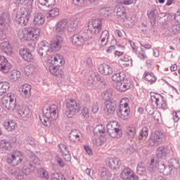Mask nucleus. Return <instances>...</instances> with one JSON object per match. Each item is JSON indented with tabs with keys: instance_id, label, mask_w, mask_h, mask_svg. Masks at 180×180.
<instances>
[{
	"instance_id": "nucleus-1",
	"label": "nucleus",
	"mask_w": 180,
	"mask_h": 180,
	"mask_svg": "<svg viewBox=\"0 0 180 180\" xmlns=\"http://www.w3.org/2000/svg\"><path fill=\"white\" fill-rule=\"evenodd\" d=\"M41 30L37 27L23 28L18 31V37L20 41H37Z\"/></svg>"
},
{
	"instance_id": "nucleus-2",
	"label": "nucleus",
	"mask_w": 180,
	"mask_h": 180,
	"mask_svg": "<svg viewBox=\"0 0 180 180\" xmlns=\"http://www.w3.org/2000/svg\"><path fill=\"white\" fill-rule=\"evenodd\" d=\"M67 110L65 112L68 119H72L73 117L81 112V104L74 98H70L66 101Z\"/></svg>"
},
{
	"instance_id": "nucleus-3",
	"label": "nucleus",
	"mask_w": 180,
	"mask_h": 180,
	"mask_svg": "<svg viewBox=\"0 0 180 180\" xmlns=\"http://www.w3.org/2000/svg\"><path fill=\"white\" fill-rule=\"evenodd\" d=\"M32 16V10H19L15 15V21L22 26H27L30 17Z\"/></svg>"
},
{
	"instance_id": "nucleus-4",
	"label": "nucleus",
	"mask_w": 180,
	"mask_h": 180,
	"mask_svg": "<svg viewBox=\"0 0 180 180\" xmlns=\"http://www.w3.org/2000/svg\"><path fill=\"white\" fill-rule=\"evenodd\" d=\"M16 96L12 93H8L4 96L2 98L3 106L10 110V112H13L16 109Z\"/></svg>"
},
{
	"instance_id": "nucleus-5",
	"label": "nucleus",
	"mask_w": 180,
	"mask_h": 180,
	"mask_svg": "<svg viewBox=\"0 0 180 180\" xmlns=\"http://www.w3.org/2000/svg\"><path fill=\"white\" fill-rule=\"evenodd\" d=\"M107 133L114 139H119L122 136V129H120L119 122L116 121L108 122L107 124Z\"/></svg>"
},
{
	"instance_id": "nucleus-6",
	"label": "nucleus",
	"mask_w": 180,
	"mask_h": 180,
	"mask_svg": "<svg viewBox=\"0 0 180 180\" xmlns=\"http://www.w3.org/2000/svg\"><path fill=\"white\" fill-rule=\"evenodd\" d=\"M44 115L46 119L53 122L58 119V106L56 104H52L44 108Z\"/></svg>"
},
{
	"instance_id": "nucleus-7",
	"label": "nucleus",
	"mask_w": 180,
	"mask_h": 180,
	"mask_svg": "<svg viewBox=\"0 0 180 180\" xmlns=\"http://www.w3.org/2000/svg\"><path fill=\"white\" fill-rule=\"evenodd\" d=\"M23 162V153L19 150L12 152L7 158L8 164L19 165Z\"/></svg>"
},
{
	"instance_id": "nucleus-8",
	"label": "nucleus",
	"mask_w": 180,
	"mask_h": 180,
	"mask_svg": "<svg viewBox=\"0 0 180 180\" xmlns=\"http://www.w3.org/2000/svg\"><path fill=\"white\" fill-rule=\"evenodd\" d=\"M152 146H160L165 141V133L162 131H155L150 135Z\"/></svg>"
},
{
	"instance_id": "nucleus-9",
	"label": "nucleus",
	"mask_w": 180,
	"mask_h": 180,
	"mask_svg": "<svg viewBox=\"0 0 180 180\" xmlns=\"http://www.w3.org/2000/svg\"><path fill=\"white\" fill-rule=\"evenodd\" d=\"M102 30V21L100 19H93L89 25V32L91 34H98Z\"/></svg>"
},
{
	"instance_id": "nucleus-10",
	"label": "nucleus",
	"mask_w": 180,
	"mask_h": 180,
	"mask_svg": "<svg viewBox=\"0 0 180 180\" xmlns=\"http://www.w3.org/2000/svg\"><path fill=\"white\" fill-rule=\"evenodd\" d=\"M150 99L152 102L155 103L158 108H161L162 109H167V102L164 101V97L161 95L157 94L155 93H151Z\"/></svg>"
},
{
	"instance_id": "nucleus-11",
	"label": "nucleus",
	"mask_w": 180,
	"mask_h": 180,
	"mask_svg": "<svg viewBox=\"0 0 180 180\" xmlns=\"http://www.w3.org/2000/svg\"><path fill=\"white\" fill-rule=\"evenodd\" d=\"M115 88L117 92L123 93L127 92L129 89H131V82L126 79L125 80L116 83Z\"/></svg>"
},
{
	"instance_id": "nucleus-12",
	"label": "nucleus",
	"mask_w": 180,
	"mask_h": 180,
	"mask_svg": "<svg viewBox=\"0 0 180 180\" xmlns=\"http://www.w3.org/2000/svg\"><path fill=\"white\" fill-rule=\"evenodd\" d=\"M20 57L27 63H34V55L27 48H22L19 51Z\"/></svg>"
},
{
	"instance_id": "nucleus-13",
	"label": "nucleus",
	"mask_w": 180,
	"mask_h": 180,
	"mask_svg": "<svg viewBox=\"0 0 180 180\" xmlns=\"http://www.w3.org/2000/svg\"><path fill=\"white\" fill-rule=\"evenodd\" d=\"M68 26V20L67 19H62L57 22L56 26V32L60 36H64L65 32H67V27Z\"/></svg>"
},
{
	"instance_id": "nucleus-14",
	"label": "nucleus",
	"mask_w": 180,
	"mask_h": 180,
	"mask_svg": "<svg viewBox=\"0 0 180 180\" xmlns=\"http://www.w3.org/2000/svg\"><path fill=\"white\" fill-rule=\"evenodd\" d=\"M123 180H139V176L130 168L124 169L120 175Z\"/></svg>"
},
{
	"instance_id": "nucleus-15",
	"label": "nucleus",
	"mask_w": 180,
	"mask_h": 180,
	"mask_svg": "<svg viewBox=\"0 0 180 180\" xmlns=\"http://www.w3.org/2000/svg\"><path fill=\"white\" fill-rule=\"evenodd\" d=\"M50 48L49 47V42L46 41H41L38 44V53L40 57H46L49 55Z\"/></svg>"
},
{
	"instance_id": "nucleus-16",
	"label": "nucleus",
	"mask_w": 180,
	"mask_h": 180,
	"mask_svg": "<svg viewBox=\"0 0 180 180\" xmlns=\"http://www.w3.org/2000/svg\"><path fill=\"white\" fill-rule=\"evenodd\" d=\"M172 150V148L168 146H159L156 150V155L159 158H165V157L171 155Z\"/></svg>"
},
{
	"instance_id": "nucleus-17",
	"label": "nucleus",
	"mask_w": 180,
	"mask_h": 180,
	"mask_svg": "<svg viewBox=\"0 0 180 180\" xmlns=\"http://www.w3.org/2000/svg\"><path fill=\"white\" fill-rule=\"evenodd\" d=\"M51 64L56 65V67H63L65 64V59H64V56L60 54L52 55L51 57Z\"/></svg>"
},
{
	"instance_id": "nucleus-18",
	"label": "nucleus",
	"mask_w": 180,
	"mask_h": 180,
	"mask_svg": "<svg viewBox=\"0 0 180 180\" xmlns=\"http://www.w3.org/2000/svg\"><path fill=\"white\" fill-rule=\"evenodd\" d=\"M11 68L12 65L8 61V59L4 56H0V71L6 74L11 71Z\"/></svg>"
},
{
	"instance_id": "nucleus-19",
	"label": "nucleus",
	"mask_w": 180,
	"mask_h": 180,
	"mask_svg": "<svg viewBox=\"0 0 180 180\" xmlns=\"http://www.w3.org/2000/svg\"><path fill=\"white\" fill-rule=\"evenodd\" d=\"M61 43H63V37L56 35L52 40L51 44V49L52 51H60L61 49Z\"/></svg>"
},
{
	"instance_id": "nucleus-20",
	"label": "nucleus",
	"mask_w": 180,
	"mask_h": 180,
	"mask_svg": "<svg viewBox=\"0 0 180 180\" xmlns=\"http://www.w3.org/2000/svg\"><path fill=\"white\" fill-rule=\"evenodd\" d=\"M46 22V17L41 13H37L34 15L32 23L34 26H43Z\"/></svg>"
},
{
	"instance_id": "nucleus-21",
	"label": "nucleus",
	"mask_w": 180,
	"mask_h": 180,
	"mask_svg": "<svg viewBox=\"0 0 180 180\" xmlns=\"http://www.w3.org/2000/svg\"><path fill=\"white\" fill-rule=\"evenodd\" d=\"M20 92L24 98L29 99L32 96V86L28 84H25L20 87Z\"/></svg>"
},
{
	"instance_id": "nucleus-22",
	"label": "nucleus",
	"mask_w": 180,
	"mask_h": 180,
	"mask_svg": "<svg viewBox=\"0 0 180 180\" xmlns=\"http://www.w3.org/2000/svg\"><path fill=\"white\" fill-rule=\"evenodd\" d=\"M58 148L65 161H71V155H70V152L68 151V148H67V146L64 143H60L58 145Z\"/></svg>"
},
{
	"instance_id": "nucleus-23",
	"label": "nucleus",
	"mask_w": 180,
	"mask_h": 180,
	"mask_svg": "<svg viewBox=\"0 0 180 180\" xmlns=\"http://www.w3.org/2000/svg\"><path fill=\"white\" fill-rule=\"evenodd\" d=\"M98 71L103 75H110V74H113V69L110 65L106 63L100 65L98 67Z\"/></svg>"
},
{
	"instance_id": "nucleus-24",
	"label": "nucleus",
	"mask_w": 180,
	"mask_h": 180,
	"mask_svg": "<svg viewBox=\"0 0 180 180\" xmlns=\"http://www.w3.org/2000/svg\"><path fill=\"white\" fill-rule=\"evenodd\" d=\"M96 81L98 82H102V79L101 78V75L98 74H93L86 80V85L88 86H95L96 84Z\"/></svg>"
},
{
	"instance_id": "nucleus-25",
	"label": "nucleus",
	"mask_w": 180,
	"mask_h": 180,
	"mask_svg": "<svg viewBox=\"0 0 180 180\" xmlns=\"http://www.w3.org/2000/svg\"><path fill=\"white\" fill-rule=\"evenodd\" d=\"M0 50L4 53V54H7V56H11L12 53H13L12 46L8 41H4L0 44Z\"/></svg>"
},
{
	"instance_id": "nucleus-26",
	"label": "nucleus",
	"mask_w": 180,
	"mask_h": 180,
	"mask_svg": "<svg viewBox=\"0 0 180 180\" xmlns=\"http://www.w3.org/2000/svg\"><path fill=\"white\" fill-rule=\"evenodd\" d=\"M120 160L118 158H107L106 164L110 169H119L120 165L119 164Z\"/></svg>"
},
{
	"instance_id": "nucleus-27",
	"label": "nucleus",
	"mask_w": 180,
	"mask_h": 180,
	"mask_svg": "<svg viewBox=\"0 0 180 180\" xmlns=\"http://www.w3.org/2000/svg\"><path fill=\"white\" fill-rule=\"evenodd\" d=\"M129 103H130L129 98H122L120 103V112H130Z\"/></svg>"
},
{
	"instance_id": "nucleus-28",
	"label": "nucleus",
	"mask_w": 180,
	"mask_h": 180,
	"mask_svg": "<svg viewBox=\"0 0 180 180\" xmlns=\"http://www.w3.org/2000/svg\"><path fill=\"white\" fill-rule=\"evenodd\" d=\"M84 42L85 39L81 35L75 34L72 37V43L75 47H81V46H84Z\"/></svg>"
},
{
	"instance_id": "nucleus-29",
	"label": "nucleus",
	"mask_w": 180,
	"mask_h": 180,
	"mask_svg": "<svg viewBox=\"0 0 180 180\" xmlns=\"http://www.w3.org/2000/svg\"><path fill=\"white\" fill-rule=\"evenodd\" d=\"M11 174L15 175V180H26V174L22 170L18 171L15 167L11 169Z\"/></svg>"
},
{
	"instance_id": "nucleus-30",
	"label": "nucleus",
	"mask_w": 180,
	"mask_h": 180,
	"mask_svg": "<svg viewBox=\"0 0 180 180\" xmlns=\"http://www.w3.org/2000/svg\"><path fill=\"white\" fill-rule=\"evenodd\" d=\"M104 110L107 115H113L116 110V103L107 101Z\"/></svg>"
},
{
	"instance_id": "nucleus-31",
	"label": "nucleus",
	"mask_w": 180,
	"mask_h": 180,
	"mask_svg": "<svg viewBox=\"0 0 180 180\" xmlns=\"http://www.w3.org/2000/svg\"><path fill=\"white\" fill-rule=\"evenodd\" d=\"M112 79L116 84H119V82H122L123 81L126 80V73L124 72H120L114 74L112 76Z\"/></svg>"
},
{
	"instance_id": "nucleus-32",
	"label": "nucleus",
	"mask_w": 180,
	"mask_h": 180,
	"mask_svg": "<svg viewBox=\"0 0 180 180\" xmlns=\"http://www.w3.org/2000/svg\"><path fill=\"white\" fill-rule=\"evenodd\" d=\"M18 115L20 117L26 119L30 116V108L27 106H21L18 109Z\"/></svg>"
},
{
	"instance_id": "nucleus-33",
	"label": "nucleus",
	"mask_w": 180,
	"mask_h": 180,
	"mask_svg": "<svg viewBox=\"0 0 180 180\" xmlns=\"http://www.w3.org/2000/svg\"><path fill=\"white\" fill-rule=\"evenodd\" d=\"M58 66H50L49 67V71L51 73L53 74V75H56V77H58V78L63 77V75H64V72L58 68Z\"/></svg>"
},
{
	"instance_id": "nucleus-34",
	"label": "nucleus",
	"mask_w": 180,
	"mask_h": 180,
	"mask_svg": "<svg viewBox=\"0 0 180 180\" xmlns=\"http://www.w3.org/2000/svg\"><path fill=\"white\" fill-rule=\"evenodd\" d=\"M9 22H11V15H9V13H3L0 17V26L6 27Z\"/></svg>"
},
{
	"instance_id": "nucleus-35",
	"label": "nucleus",
	"mask_w": 180,
	"mask_h": 180,
	"mask_svg": "<svg viewBox=\"0 0 180 180\" xmlns=\"http://www.w3.org/2000/svg\"><path fill=\"white\" fill-rule=\"evenodd\" d=\"M4 127L8 131H12L16 127V122L11 120H7L4 122Z\"/></svg>"
},
{
	"instance_id": "nucleus-36",
	"label": "nucleus",
	"mask_w": 180,
	"mask_h": 180,
	"mask_svg": "<svg viewBox=\"0 0 180 180\" xmlns=\"http://www.w3.org/2000/svg\"><path fill=\"white\" fill-rule=\"evenodd\" d=\"M117 16H120L121 18H127V13L126 9L123 6H117L114 9Z\"/></svg>"
},
{
	"instance_id": "nucleus-37",
	"label": "nucleus",
	"mask_w": 180,
	"mask_h": 180,
	"mask_svg": "<svg viewBox=\"0 0 180 180\" xmlns=\"http://www.w3.org/2000/svg\"><path fill=\"white\" fill-rule=\"evenodd\" d=\"M143 78L146 81L150 82V84H154V82L157 81V77H155V75L150 72H145L143 74Z\"/></svg>"
},
{
	"instance_id": "nucleus-38",
	"label": "nucleus",
	"mask_w": 180,
	"mask_h": 180,
	"mask_svg": "<svg viewBox=\"0 0 180 180\" xmlns=\"http://www.w3.org/2000/svg\"><path fill=\"white\" fill-rule=\"evenodd\" d=\"M11 88V84L8 82H0V96L5 95Z\"/></svg>"
},
{
	"instance_id": "nucleus-39",
	"label": "nucleus",
	"mask_w": 180,
	"mask_h": 180,
	"mask_svg": "<svg viewBox=\"0 0 180 180\" xmlns=\"http://www.w3.org/2000/svg\"><path fill=\"white\" fill-rule=\"evenodd\" d=\"M108 39H109V32H108V31L103 32L100 38L99 46H101V47H105V46L108 44Z\"/></svg>"
},
{
	"instance_id": "nucleus-40",
	"label": "nucleus",
	"mask_w": 180,
	"mask_h": 180,
	"mask_svg": "<svg viewBox=\"0 0 180 180\" xmlns=\"http://www.w3.org/2000/svg\"><path fill=\"white\" fill-rule=\"evenodd\" d=\"M69 137H70V141H73V143H77L80 140L81 133L77 130L72 131L70 133Z\"/></svg>"
},
{
	"instance_id": "nucleus-41",
	"label": "nucleus",
	"mask_w": 180,
	"mask_h": 180,
	"mask_svg": "<svg viewBox=\"0 0 180 180\" xmlns=\"http://www.w3.org/2000/svg\"><path fill=\"white\" fill-rule=\"evenodd\" d=\"M106 141V137L105 136H100L95 138V139L93 141V144L94 146H96V147H101V146H103L105 144V142Z\"/></svg>"
},
{
	"instance_id": "nucleus-42",
	"label": "nucleus",
	"mask_w": 180,
	"mask_h": 180,
	"mask_svg": "<svg viewBox=\"0 0 180 180\" xmlns=\"http://www.w3.org/2000/svg\"><path fill=\"white\" fill-rule=\"evenodd\" d=\"M79 22L78 18L73 17L68 21V26L70 29H77Z\"/></svg>"
},
{
	"instance_id": "nucleus-43",
	"label": "nucleus",
	"mask_w": 180,
	"mask_h": 180,
	"mask_svg": "<svg viewBox=\"0 0 180 180\" xmlns=\"http://www.w3.org/2000/svg\"><path fill=\"white\" fill-rule=\"evenodd\" d=\"M0 144V150H6L7 151L12 150V146H11V143L5 139L1 140Z\"/></svg>"
},
{
	"instance_id": "nucleus-44",
	"label": "nucleus",
	"mask_w": 180,
	"mask_h": 180,
	"mask_svg": "<svg viewBox=\"0 0 180 180\" xmlns=\"http://www.w3.org/2000/svg\"><path fill=\"white\" fill-rule=\"evenodd\" d=\"M38 1L42 6H47L48 8L56 5V0H38Z\"/></svg>"
},
{
	"instance_id": "nucleus-45",
	"label": "nucleus",
	"mask_w": 180,
	"mask_h": 180,
	"mask_svg": "<svg viewBox=\"0 0 180 180\" xmlns=\"http://www.w3.org/2000/svg\"><path fill=\"white\" fill-rule=\"evenodd\" d=\"M136 172L138 175H145L146 174V165L143 162H139L136 167Z\"/></svg>"
},
{
	"instance_id": "nucleus-46",
	"label": "nucleus",
	"mask_w": 180,
	"mask_h": 180,
	"mask_svg": "<svg viewBox=\"0 0 180 180\" xmlns=\"http://www.w3.org/2000/svg\"><path fill=\"white\" fill-rule=\"evenodd\" d=\"M34 67L32 66V65H27L24 68V74L25 75H26L27 77H30V75H33V74H34Z\"/></svg>"
},
{
	"instance_id": "nucleus-47",
	"label": "nucleus",
	"mask_w": 180,
	"mask_h": 180,
	"mask_svg": "<svg viewBox=\"0 0 180 180\" xmlns=\"http://www.w3.org/2000/svg\"><path fill=\"white\" fill-rule=\"evenodd\" d=\"M148 137V128L143 127L139 134L140 140H146Z\"/></svg>"
},
{
	"instance_id": "nucleus-48",
	"label": "nucleus",
	"mask_w": 180,
	"mask_h": 180,
	"mask_svg": "<svg viewBox=\"0 0 180 180\" xmlns=\"http://www.w3.org/2000/svg\"><path fill=\"white\" fill-rule=\"evenodd\" d=\"M81 116L83 119L88 120L90 117L89 108L87 106H84L81 110Z\"/></svg>"
},
{
	"instance_id": "nucleus-49",
	"label": "nucleus",
	"mask_w": 180,
	"mask_h": 180,
	"mask_svg": "<svg viewBox=\"0 0 180 180\" xmlns=\"http://www.w3.org/2000/svg\"><path fill=\"white\" fill-rule=\"evenodd\" d=\"M48 18H56L60 15V9L58 8H53L47 13Z\"/></svg>"
},
{
	"instance_id": "nucleus-50",
	"label": "nucleus",
	"mask_w": 180,
	"mask_h": 180,
	"mask_svg": "<svg viewBox=\"0 0 180 180\" xmlns=\"http://www.w3.org/2000/svg\"><path fill=\"white\" fill-rule=\"evenodd\" d=\"M73 4L77 8H85L86 6V0H72Z\"/></svg>"
},
{
	"instance_id": "nucleus-51",
	"label": "nucleus",
	"mask_w": 180,
	"mask_h": 180,
	"mask_svg": "<svg viewBox=\"0 0 180 180\" xmlns=\"http://www.w3.org/2000/svg\"><path fill=\"white\" fill-rule=\"evenodd\" d=\"M11 79L13 81H16L18 78H20V72L19 70H13L11 71L10 75Z\"/></svg>"
},
{
	"instance_id": "nucleus-52",
	"label": "nucleus",
	"mask_w": 180,
	"mask_h": 180,
	"mask_svg": "<svg viewBox=\"0 0 180 180\" xmlns=\"http://www.w3.org/2000/svg\"><path fill=\"white\" fill-rule=\"evenodd\" d=\"M96 134H103L105 133V127L102 124H98L94 129Z\"/></svg>"
},
{
	"instance_id": "nucleus-53",
	"label": "nucleus",
	"mask_w": 180,
	"mask_h": 180,
	"mask_svg": "<svg viewBox=\"0 0 180 180\" xmlns=\"http://www.w3.org/2000/svg\"><path fill=\"white\" fill-rule=\"evenodd\" d=\"M118 115L122 120H127L130 116V111H119Z\"/></svg>"
},
{
	"instance_id": "nucleus-54",
	"label": "nucleus",
	"mask_w": 180,
	"mask_h": 180,
	"mask_svg": "<svg viewBox=\"0 0 180 180\" xmlns=\"http://www.w3.org/2000/svg\"><path fill=\"white\" fill-rule=\"evenodd\" d=\"M51 180H67V179L62 174L55 173L52 175Z\"/></svg>"
},
{
	"instance_id": "nucleus-55",
	"label": "nucleus",
	"mask_w": 180,
	"mask_h": 180,
	"mask_svg": "<svg viewBox=\"0 0 180 180\" xmlns=\"http://www.w3.org/2000/svg\"><path fill=\"white\" fill-rule=\"evenodd\" d=\"M127 133L130 139H133L136 136V128L134 127H128Z\"/></svg>"
},
{
	"instance_id": "nucleus-56",
	"label": "nucleus",
	"mask_w": 180,
	"mask_h": 180,
	"mask_svg": "<svg viewBox=\"0 0 180 180\" xmlns=\"http://www.w3.org/2000/svg\"><path fill=\"white\" fill-rule=\"evenodd\" d=\"M38 174L39 175V176H41V178H44V179H49V173L47 172V171L43 169H40L38 171Z\"/></svg>"
},
{
	"instance_id": "nucleus-57",
	"label": "nucleus",
	"mask_w": 180,
	"mask_h": 180,
	"mask_svg": "<svg viewBox=\"0 0 180 180\" xmlns=\"http://www.w3.org/2000/svg\"><path fill=\"white\" fill-rule=\"evenodd\" d=\"M91 112L94 115H96L99 112V104H98V102L93 103L91 105Z\"/></svg>"
},
{
	"instance_id": "nucleus-58",
	"label": "nucleus",
	"mask_w": 180,
	"mask_h": 180,
	"mask_svg": "<svg viewBox=\"0 0 180 180\" xmlns=\"http://www.w3.org/2000/svg\"><path fill=\"white\" fill-rule=\"evenodd\" d=\"M30 161L34 165H40V159L34 155L30 157Z\"/></svg>"
},
{
	"instance_id": "nucleus-59",
	"label": "nucleus",
	"mask_w": 180,
	"mask_h": 180,
	"mask_svg": "<svg viewBox=\"0 0 180 180\" xmlns=\"http://www.w3.org/2000/svg\"><path fill=\"white\" fill-rule=\"evenodd\" d=\"M110 7L103 6L99 9L101 15H107L108 13L110 12Z\"/></svg>"
},
{
	"instance_id": "nucleus-60",
	"label": "nucleus",
	"mask_w": 180,
	"mask_h": 180,
	"mask_svg": "<svg viewBox=\"0 0 180 180\" xmlns=\"http://www.w3.org/2000/svg\"><path fill=\"white\" fill-rule=\"evenodd\" d=\"M119 4L129 6V5H133V4H134V0H119Z\"/></svg>"
},
{
	"instance_id": "nucleus-61",
	"label": "nucleus",
	"mask_w": 180,
	"mask_h": 180,
	"mask_svg": "<svg viewBox=\"0 0 180 180\" xmlns=\"http://www.w3.org/2000/svg\"><path fill=\"white\" fill-rule=\"evenodd\" d=\"M56 161L58 167H60L61 168H64V167H65V163H64V162L63 161V159L57 157L56 159Z\"/></svg>"
},
{
	"instance_id": "nucleus-62",
	"label": "nucleus",
	"mask_w": 180,
	"mask_h": 180,
	"mask_svg": "<svg viewBox=\"0 0 180 180\" xmlns=\"http://www.w3.org/2000/svg\"><path fill=\"white\" fill-rule=\"evenodd\" d=\"M173 119L174 122H179L180 119V110L179 111H174L173 112Z\"/></svg>"
},
{
	"instance_id": "nucleus-63",
	"label": "nucleus",
	"mask_w": 180,
	"mask_h": 180,
	"mask_svg": "<svg viewBox=\"0 0 180 180\" xmlns=\"http://www.w3.org/2000/svg\"><path fill=\"white\" fill-rule=\"evenodd\" d=\"M139 58H141V60H146V58H147V56L146 55V52H144V51H141L139 53Z\"/></svg>"
},
{
	"instance_id": "nucleus-64",
	"label": "nucleus",
	"mask_w": 180,
	"mask_h": 180,
	"mask_svg": "<svg viewBox=\"0 0 180 180\" xmlns=\"http://www.w3.org/2000/svg\"><path fill=\"white\" fill-rule=\"evenodd\" d=\"M84 150L89 155H92V149L88 146H84Z\"/></svg>"
}]
</instances>
